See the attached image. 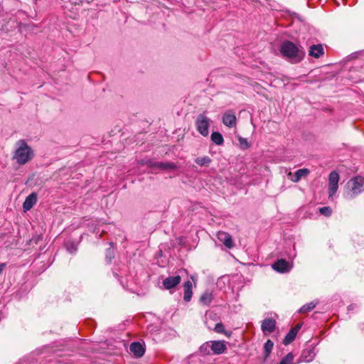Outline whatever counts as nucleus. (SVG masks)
Instances as JSON below:
<instances>
[{"instance_id": "nucleus-1", "label": "nucleus", "mask_w": 364, "mask_h": 364, "mask_svg": "<svg viewBox=\"0 0 364 364\" xmlns=\"http://www.w3.org/2000/svg\"><path fill=\"white\" fill-rule=\"evenodd\" d=\"M34 157L33 149L28 146L24 139H20L15 144L12 159L20 166L31 161Z\"/></svg>"}, {"instance_id": "nucleus-2", "label": "nucleus", "mask_w": 364, "mask_h": 364, "mask_svg": "<svg viewBox=\"0 0 364 364\" xmlns=\"http://www.w3.org/2000/svg\"><path fill=\"white\" fill-rule=\"evenodd\" d=\"M280 52L282 55L291 63H299L305 55V51L301 46H298L289 41L282 43Z\"/></svg>"}, {"instance_id": "nucleus-3", "label": "nucleus", "mask_w": 364, "mask_h": 364, "mask_svg": "<svg viewBox=\"0 0 364 364\" xmlns=\"http://www.w3.org/2000/svg\"><path fill=\"white\" fill-rule=\"evenodd\" d=\"M347 188L346 197L348 199L355 198L364 191V177L360 176L353 177L347 183Z\"/></svg>"}, {"instance_id": "nucleus-4", "label": "nucleus", "mask_w": 364, "mask_h": 364, "mask_svg": "<svg viewBox=\"0 0 364 364\" xmlns=\"http://www.w3.org/2000/svg\"><path fill=\"white\" fill-rule=\"evenodd\" d=\"M210 119L205 116L204 114H200L198 116L196 125L198 132L203 136H206L209 134V127H210Z\"/></svg>"}, {"instance_id": "nucleus-5", "label": "nucleus", "mask_w": 364, "mask_h": 364, "mask_svg": "<svg viewBox=\"0 0 364 364\" xmlns=\"http://www.w3.org/2000/svg\"><path fill=\"white\" fill-rule=\"evenodd\" d=\"M340 177L336 171H332L328 177V198L333 199L338 191Z\"/></svg>"}, {"instance_id": "nucleus-6", "label": "nucleus", "mask_w": 364, "mask_h": 364, "mask_svg": "<svg viewBox=\"0 0 364 364\" xmlns=\"http://www.w3.org/2000/svg\"><path fill=\"white\" fill-rule=\"evenodd\" d=\"M272 268L279 273H285L291 270L292 264L284 259H280L272 264Z\"/></svg>"}, {"instance_id": "nucleus-7", "label": "nucleus", "mask_w": 364, "mask_h": 364, "mask_svg": "<svg viewBox=\"0 0 364 364\" xmlns=\"http://www.w3.org/2000/svg\"><path fill=\"white\" fill-rule=\"evenodd\" d=\"M217 237L228 249H232L235 245L232 236L226 232L219 231Z\"/></svg>"}, {"instance_id": "nucleus-8", "label": "nucleus", "mask_w": 364, "mask_h": 364, "mask_svg": "<svg viewBox=\"0 0 364 364\" xmlns=\"http://www.w3.org/2000/svg\"><path fill=\"white\" fill-rule=\"evenodd\" d=\"M181 281V277L179 275L171 276L166 278L163 282V287L165 289L171 290L177 287Z\"/></svg>"}, {"instance_id": "nucleus-9", "label": "nucleus", "mask_w": 364, "mask_h": 364, "mask_svg": "<svg viewBox=\"0 0 364 364\" xmlns=\"http://www.w3.org/2000/svg\"><path fill=\"white\" fill-rule=\"evenodd\" d=\"M223 123L230 128L235 127L237 124V118L232 111H228L223 114Z\"/></svg>"}, {"instance_id": "nucleus-10", "label": "nucleus", "mask_w": 364, "mask_h": 364, "mask_svg": "<svg viewBox=\"0 0 364 364\" xmlns=\"http://www.w3.org/2000/svg\"><path fill=\"white\" fill-rule=\"evenodd\" d=\"M276 321L274 319L268 318H265L262 323V330L264 333H272L274 331Z\"/></svg>"}, {"instance_id": "nucleus-11", "label": "nucleus", "mask_w": 364, "mask_h": 364, "mask_svg": "<svg viewBox=\"0 0 364 364\" xmlns=\"http://www.w3.org/2000/svg\"><path fill=\"white\" fill-rule=\"evenodd\" d=\"M309 173V171L307 168H301L297 170L294 173L289 172L288 176L293 182H298L301 178L306 176Z\"/></svg>"}, {"instance_id": "nucleus-12", "label": "nucleus", "mask_w": 364, "mask_h": 364, "mask_svg": "<svg viewBox=\"0 0 364 364\" xmlns=\"http://www.w3.org/2000/svg\"><path fill=\"white\" fill-rule=\"evenodd\" d=\"M37 202V195L36 193H31L28 196L26 197L25 201L23 204V208L24 211H28L31 210L33 206Z\"/></svg>"}, {"instance_id": "nucleus-13", "label": "nucleus", "mask_w": 364, "mask_h": 364, "mask_svg": "<svg viewBox=\"0 0 364 364\" xmlns=\"http://www.w3.org/2000/svg\"><path fill=\"white\" fill-rule=\"evenodd\" d=\"M193 284L191 281L188 280L183 284L184 295L183 299L185 301L188 302L191 301L193 295Z\"/></svg>"}, {"instance_id": "nucleus-14", "label": "nucleus", "mask_w": 364, "mask_h": 364, "mask_svg": "<svg viewBox=\"0 0 364 364\" xmlns=\"http://www.w3.org/2000/svg\"><path fill=\"white\" fill-rule=\"evenodd\" d=\"M211 349L215 354H221L226 349V345L224 341H215L212 342Z\"/></svg>"}, {"instance_id": "nucleus-15", "label": "nucleus", "mask_w": 364, "mask_h": 364, "mask_svg": "<svg viewBox=\"0 0 364 364\" xmlns=\"http://www.w3.org/2000/svg\"><path fill=\"white\" fill-rule=\"evenodd\" d=\"M130 351L136 357H141L144 353V348L140 343L135 342L130 345Z\"/></svg>"}, {"instance_id": "nucleus-16", "label": "nucleus", "mask_w": 364, "mask_h": 364, "mask_svg": "<svg viewBox=\"0 0 364 364\" xmlns=\"http://www.w3.org/2000/svg\"><path fill=\"white\" fill-rule=\"evenodd\" d=\"M309 54L310 56L318 58L323 54V48L321 45H313L310 47Z\"/></svg>"}, {"instance_id": "nucleus-17", "label": "nucleus", "mask_w": 364, "mask_h": 364, "mask_svg": "<svg viewBox=\"0 0 364 364\" xmlns=\"http://www.w3.org/2000/svg\"><path fill=\"white\" fill-rule=\"evenodd\" d=\"M213 294L210 291H205L200 298V302L203 305L208 306L213 301Z\"/></svg>"}, {"instance_id": "nucleus-18", "label": "nucleus", "mask_w": 364, "mask_h": 364, "mask_svg": "<svg viewBox=\"0 0 364 364\" xmlns=\"http://www.w3.org/2000/svg\"><path fill=\"white\" fill-rule=\"evenodd\" d=\"M154 167L161 169V170H166V169L173 170L176 168V166L173 163H171V162H166V163L157 162V163L154 164Z\"/></svg>"}, {"instance_id": "nucleus-19", "label": "nucleus", "mask_w": 364, "mask_h": 364, "mask_svg": "<svg viewBox=\"0 0 364 364\" xmlns=\"http://www.w3.org/2000/svg\"><path fill=\"white\" fill-rule=\"evenodd\" d=\"M211 140L216 144V145H222L224 142L223 136V135L218 132H213L211 134Z\"/></svg>"}, {"instance_id": "nucleus-20", "label": "nucleus", "mask_w": 364, "mask_h": 364, "mask_svg": "<svg viewBox=\"0 0 364 364\" xmlns=\"http://www.w3.org/2000/svg\"><path fill=\"white\" fill-rule=\"evenodd\" d=\"M297 334V331L296 329H291L288 333L287 335L285 336L284 339V343L285 345H287V344H289L290 343H291L296 336Z\"/></svg>"}, {"instance_id": "nucleus-21", "label": "nucleus", "mask_w": 364, "mask_h": 364, "mask_svg": "<svg viewBox=\"0 0 364 364\" xmlns=\"http://www.w3.org/2000/svg\"><path fill=\"white\" fill-rule=\"evenodd\" d=\"M316 304L317 302L316 301H311L309 304H306L300 309L299 312L304 314L310 311L311 310L316 307Z\"/></svg>"}, {"instance_id": "nucleus-22", "label": "nucleus", "mask_w": 364, "mask_h": 364, "mask_svg": "<svg viewBox=\"0 0 364 364\" xmlns=\"http://www.w3.org/2000/svg\"><path fill=\"white\" fill-rule=\"evenodd\" d=\"M195 162L200 166H208L211 162V159L208 156L198 157L195 159Z\"/></svg>"}, {"instance_id": "nucleus-23", "label": "nucleus", "mask_w": 364, "mask_h": 364, "mask_svg": "<svg viewBox=\"0 0 364 364\" xmlns=\"http://www.w3.org/2000/svg\"><path fill=\"white\" fill-rule=\"evenodd\" d=\"M215 331L217 333H224L228 337H230L231 336V333H229L225 330L224 325L221 323H218L215 326Z\"/></svg>"}, {"instance_id": "nucleus-24", "label": "nucleus", "mask_w": 364, "mask_h": 364, "mask_svg": "<svg viewBox=\"0 0 364 364\" xmlns=\"http://www.w3.org/2000/svg\"><path fill=\"white\" fill-rule=\"evenodd\" d=\"M240 147L242 149H247L250 147L247 140L242 136H238Z\"/></svg>"}, {"instance_id": "nucleus-25", "label": "nucleus", "mask_w": 364, "mask_h": 364, "mask_svg": "<svg viewBox=\"0 0 364 364\" xmlns=\"http://www.w3.org/2000/svg\"><path fill=\"white\" fill-rule=\"evenodd\" d=\"M293 360L294 355L289 353L282 360L279 364H292Z\"/></svg>"}, {"instance_id": "nucleus-26", "label": "nucleus", "mask_w": 364, "mask_h": 364, "mask_svg": "<svg viewBox=\"0 0 364 364\" xmlns=\"http://www.w3.org/2000/svg\"><path fill=\"white\" fill-rule=\"evenodd\" d=\"M273 346H274V343L272 341L270 340H268L265 344H264V351L266 353V355L267 356L269 353L272 351V348H273Z\"/></svg>"}, {"instance_id": "nucleus-27", "label": "nucleus", "mask_w": 364, "mask_h": 364, "mask_svg": "<svg viewBox=\"0 0 364 364\" xmlns=\"http://www.w3.org/2000/svg\"><path fill=\"white\" fill-rule=\"evenodd\" d=\"M319 212L321 214L325 216H330L332 213V210L330 207L325 206L319 208Z\"/></svg>"}, {"instance_id": "nucleus-28", "label": "nucleus", "mask_w": 364, "mask_h": 364, "mask_svg": "<svg viewBox=\"0 0 364 364\" xmlns=\"http://www.w3.org/2000/svg\"><path fill=\"white\" fill-rule=\"evenodd\" d=\"M113 257H114V249L109 248L107 250L106 259L108 260V262H111V260Z\"/></svg>"}, {"instance_id": "nucleus-29", "label": "nucleus", "mask_w": 364, "mask_h": 364, "mask_svg": "<svg viewBox=\"0 0 364 364\" xmlns=\"http://www.w3.org/2000/svg\"><path fill=\"white\" fill-rule=\"evenodd\" d=\"M67 250L70 252L73 253L77 250V246L73 243L71 242L70 244H67L66 245Z\"/></svg>"}, {"instance_id": "nucleus-30", "label": "nucleus", "mask_w": 364, "mask_h": 364, "mask_svg": "<svg viewBox=\"0 0 364 364\" xmlns=\"http://www.w3.org/2000/svg\"><path fill=\"white\" fill-rule=\"evenodd\" d=\"M99 230H99L98 228H95V229L94 230V232H95L96 234H98Z\"/></svg>"}, {"instance_id": "nucleus-31", "label": "nucleus", "mask_w": 364, "mask_h": 364, "mask_svg": "<svg viewBox=\"0 0 364 364\" xmlns=\"http://www.w3.org/2000/svg\"><path fill=\"white\" fill-rule=\"evenodd\" d=\"M309 354V356H311V358H312L314 355H311V353H313V352L311 351H308ZM311 360V358H310L309 360Z\"/></svg>"}, {"instance_id": "nucleus-32", "label": "nucleus", "mask_w": 364, "mask_h": 364, "mask_svg": "<svg viewBox=\"0 0 364 364\" xmlns=\"http://www.w3.org/2000/svg\"><path fill=\"white\" fill-rule=\"evenodd\" d=\"M300 328V326L298 325L296 328H294V329H296V331H298Z\"/></svg>"}, {"instance_id": "nucleus-33", "label": "nucleus", "mask_w": 364, "mask_h": 364, "mask_svg": "<svg viewBox=\"0 0 364 364\" xmlns=\"http://www.w3.org/2000/svg\"><path fill=\"white\" fill-rule=\"evenodd\" d=\"M191 279L195 282V279H196V277L195 276H191Z\"/></svg>"}, {"instance_id": "nucleus-34", "label": "nucleus", "mask_w": 364, "mask_h": 364, "mask_svg": "<svg viewBox=\"0 0 364 364\" xmlns=\"http://www.w3.org/2000/svg\"><path fill=\"white\" fill-rule=\"evenodd\" d=\"M148 163H150L149 166H152V164H151L150 161H148ZM153 166H154V164H153Z\"/></svg>"}]
</instances>
